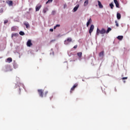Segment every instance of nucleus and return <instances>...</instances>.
Instances as JSON below:
<instances>
[{"mask_svg": "<svg viewBox=\"0 0 130 130\" xmlns=\"http://www.w3.org/2000/svg\"><path fill=\"white\" fill-rule=\"evenodd\" d=\"M7 62H12L13 61V59H12V58L11 57H9L7 59Z\"/></svg>", "mask_w": 130, "mask_h": 130, "instance_id": "17", "label": "nucleus"}, {"mask_svg": "<svg viewBox=\"0 0 130 130\" xmlns=\"http://www.w3.org/2000/svg\"><path fill=\"white\" fill-rule=\"evenodd\" d=\"M11 70V66L10 65H7L5 67V72H9Z\"/></svg>", "mask_w": 130, "mask_h": 130, "instance_id": "7", "label": "nucleus"}, {"mask_svg": "<svg viewBox=\"0 0 130 130\" xmlns=\"http://www.w3.org/2000/svg\"><path fill=\"white\" fill-rule=\"evenodd\" d=\"M72 39L71 38H68L67 40H65L64 42V44L66 45L69 44L68 42H72Z\"/></svg>", "mask_w": 130, "mask_h": 130, "instance_id": "3", "label": "nucleus"}, {"mask_svg": "<svg viewBox=\"0 0 130 130\" xmlns=\"http://www.w3.org/2000/svg\"><path fill=\"white\" fill-rule=\"evenodd\" d=\"M124 83H125V81H124Z\"/></svg>", "mask_w": 130, "mask_h": 130, "instance_id": "37", "label": "nucleus"}, {"mask_svg": "<svg viewBox=\"0 0 130 130\" xmlns=\"http://www.w3.org/2000/svg\"><path fill=\"white\" fill-rule=\"evenodd\" d=\"M12 31H14V27L12 28Z\"/></svg>", "mask_w": 130, "mask_h": 130, "instance_id": "35", "label": "nucleus"}, {"mask_svg": "<svg viewBox=\"0 0 130 130\" xmlns=\"http://www.w3.org/2000/svg\"><path fill=\"white\" fill-rule=\"evenodd\" d=\"M91 23H92V19L90 18L88 20V21L87 22V23H86L87 27H89V25H90V24H91Z\"/></svg>", "mask_w": 130, "mask_h": 130, "instance_id": "12", "label": "nucleus"}, {"mask_svg": "<svg viewBox=\"0 0 130 130\" xmlns=\"http://www.w3.org/2000/svg\"><path fill=\"white\" fill-rule=\"evenodd\" d=\"M8 20H5L4 21V24H7V23H8Z\"/></svg>", "mask_w": 130, "mask_h": 130, "instance_id": "33", "label": "nucleus"}, {"mask_svg": "<svg viewBox=\"0 0 130 130\" xmlns=\"http://www.w3.org/2000/svg\"><path fill=\"white\" fill-rule=\"evenodd\" d=\"M31 10H32V8H29V11H31Z\"/></svg>", "mask_w": 130, "mask_h": 130, "instance_id": "36", "label": "nucleus"}, {"mask_svg": "<svg viewBox=\"0 0 130 130\" xmlns=\"http://www.w3.org/2000/svg\"><path fill=\"white\" fill-rule=\"evenodd\" d=\"M48 11V9L47 8H45L43 11V13L44 14H46V12H47Z\"/></svg>", "mask_w": 130, "mask_h": 130, "instance_id": "21", "label": "nucleus"}, {"mask_svg": "<svg viewBox=\"0 0 130 130\" xmlns=\"http://www.w3.org/2000/svg\"><path fill=\"white\" fill-rule=\"evenodd\" d=\"M79 7H80V5H76V6L74 7L73 9L74 12H77V11L78 10V9H79Z\"/></svg>", "mask_w": 130, "mask_h": 130, "instance_id": "15", "label": "nucleus"}, {"mask_svg": "<svg viewBox=\"0 0 130 130\" xmlns=\"http://www.w3.org/2000/svg\"><path fill=\"white\" fill-rule=\"evenodd\" d=\"M57 27H60V25L59 24H56L55 26H54V29H55Z\"/></svg>", "mask_w": 130, "mask_h": 130, "instance_id": "25", "label": "nucleus"}, {"mask_svg": "<svg viewBox=\"0 0 130 130\" xmlns=\"http://www.w3.org/2000/svg\"><path fill=\"white\" fill-rule=\"evenodd\" d=\"M122 80H127V77H123L122 78Z\"/></svg>", "mask_w": 130, "mask_h": 130, "instance_id": "30", "label": "nucleus"}, {"mask_svg": "<svg viewBox=\"0 0 130 130\" xmlns=\"http://www.w3.org/2000/svg\"><path fill=\"white\" fill-rule=\"evenodd\" d=\"M88 4H89V0H86L84 2V7H87V6H88Z\"/></svg>", "mask_w": 130, "mask_h": 130, "instance_id": "18", "label": "nucleus"}, {"mask_svg": "<svg viewBox=\"0 0 130 130\" xmlns=\"http://www.w3.org/2000/svg\"><path fill=\"white\" fill-rule=\"evenodd\" d=\"M106 33V30L104 28H102L101 30L98 28L96 29V35H99V34H105Z\"/></svg>", "mask_w": 130, "mask_h": 130, "instance_id": "2", "label": "nucleus"}, {"mask_svg": "<svg viewBox=\"0 0 130 130\" xmlns=\"http://www.w3.org/2000/svg\"><path fill=\"white\" fill-rule=\"evenodd\" d=\"M26 45L28 47H31V46L33 45V44H32V42H31V40H28Z\"/></svg>", "mask_w": 130, "mask_h": 130, "instance_id": "5", "label": "nucleus"}, {"mask_svg": "<svg viewBox=\"0 0 130 130\" xmlns=\"http://www.w3.org/2000/svg\"><path fill=\"white\" fill-rule=\"evenodd\" d=\"M42 7V6H41V5H40V4L38 5L36 7V12H38V11H39L40 10V9H41Z\"/></svg>", "mask_w": 130, "mask_h": 130, "instance_id": "9", "label": "nucleus"}, {"mask_svg": "<svg viewBox=\"0 0 130 130\" xmlns=\"http://www.w3.org/2000/svg\"><path fill=\"white\" fill-rule=\"evenodd\" d=\"M93 30H94V25L92 24L89 28V33L90 35H91V33L93 32Z\"/></svg>", "mask_w": 130, "mask_h": 130, "instance_id": "6", "label": "nucleus"}, {"mask_svg": "<svg viewBox=\"0 0 130 130\" xmlns=\"http://www.w3.org/2000/svg\"><path fill=\"white\" fill-rule=\"evenodd\" d=\"M117 39H118V40H121L122 39H123V36H119L117 37Z\"/></svg>", "mask_w": 130, "mask_h": 130, "instance_id": "20", "label": "nucleus"}, {"mask_svg": "<svg viewBox=\"0 0 130 130\" xmlns=\"http://www.w3.org/2000/svg\"><path fill=\"white\" fill-rule=\"evenodd\" d=\"M6 3L8 4L9 7H12V6L13 5V1L10 0L6 1Z\"/></svg>", "mask_w": 130, "mask_h": 130, "instance_id": "8", "label": "nucleus"}, {"mask_svg": "<svg viewBox=\"0 0 130 130\" xmlns=\"http://www.w3.org/2000/svg\"><path fill=\"white\" fill-rule=\"evenodd\" d=\"M53 0H48L46 4H49V3H52V1Z\"/></svg>", "mask_w": 130, "mask_h": 130, "instance_id": "28", "label": "nucleus"}, {"mask_svg": "<svg viewBox=\"0 0 130 130\" xmlns=\"http://www.w3.org/2000/svg\"><path fill=\"white\" fill-rule=\"evenodd\" d=\"M114 3L116 5V8H119V4L118 3L117 0H114Z\"/></svg>", "mask_w": 130, "mask_h": 130, "instance_id": "11", "label": "nucleus"}, {"mask_svg": "<svg viewBox=\"0 0 130 130\" xmlns=\"http://www.w3.org/2000/svg\"><path fill=\"white\" fill-rule=\"evenodd\" d=\"M99 56H100V57H103V56H104V51H102V52H101L99 53Z\"/></svg>", "mask_w": 130, "mask_h": 130, "instance_id": "13", "label": "nucleus"}, {"mask_svg": "<svg viewBox=\"0 0 130 130\" xmlns=\"http://www.w3.org/2000/svg\"><path fill=\"white\" fill-rule=\"evenodd\" d=\"M115 24H116V27H119V25L118 24V22L116 20L115 21Z\"/></svg>", "mask_w": 130, "mask_h": 130, "instance_id": "27", "label": "nucleus"}, {"mask_svg": "<svg viewBox=\"0 0 130 130\" xmlns=\"http://www.w3.org/2000/svg\"><path fill=\"white\" fill-rule=\"evenodd\" d=\"M77 47H78V45H76L74 46L73 48L76 49V48H77Z\"/></svg>", "mask_w": 130, "mask_h": 130, "instance_id": "31", "label": "nucleus"}, {"mask_svg": "<svg viewBox=\"0 0 130 130\" xmlns=\"http://www.w3.org/2000/svg\"><path fill=\"white\" fill-rule=\"evenodd\" d=\"M77 55L79 57H82V52L77 53Z\"/></svg>", "mask_w": 130, "mask_h": 130, "instance_id": "22", "label": "nucleus"}, {"mask_svg": "<svg viewBox=\"0 0 130 130\" xmlns=\"http://www.w3.org/2000/svg\"><path fill=\"white\" fill-rule=\"evenodd\" d=\"M110 7L111 9H113V7H114V5H113V4L111 3L110 4Z\"/></svg>", "mask_w": 130, "mask_h": 130, "instance_id": "26", "label": "nucleus"}, {"mask_svg": "<svg viewBox=\"0 0 130 130\" xmlns=\"http://www.w3.org/2000/svg\"><path fill=\"white\" fill-rule=\"evenodd\" d=\"M19 34L21 36H24V35H25V32H24L23 31H20L19 32Z\"/></svg>", "mask_w": 130, "mask_h": 130, "instance_id": "23", "label": "nucleus"}, {"mask_svg": "<svg viewBox=\"0 0 130 130\" xmlns=\"http://www.w3.org/2000/svg\"><path fill=\"white\" fill-rule=\"evenodd\" d=\"M66 8H67V4H65L64 5V9H66Z\"/></svg>", "mask_w": 130, "mask_h": 130, "instance_id": "34", "label": "nucleus"}, {"mask_svg": "<svg viewBox=\"0 0 130 130\" xmlns=\"http://www.w3.org/2000/svg\"><path fill=\"white\" fill-rule=\"evenodd\" d=\"M50 32H53V28L50 29Z\"/></svg>", "mask_w": 130, "mask_h": 130, "instance_id": "32", "label": "nucleus"}, {"mask_svg": "<svg viewBox=\"0 0 130 130\" xmlns=\"http://www.w3.org/2000/svg\"><path fill=\"white\" fill-rule=\"evenodd\" d=\"M18 36H19L18 34H12V38H13V37H18Z\"/></svg>", "mask_w": 130, "mask_h": 130, "instance_id": "19", "label": "nucleus"}, {"mask_svg": "<svg viewBox=\"0 0 130 130\" xmlns=\"http://www.w3.org/2000/svg\"><path fill=\"white\" fill-rule=\"evenodd\" d=\"M38 92L39 93L40 97H41L42 98H43V97H46L47 96V94H48V91H45L44 93H43V92H44V90L42 89H38Z\"/></svg>", "mask_w": 130, "mask_h": 130, "instance_id": "1", "label": "nucleus"}, {"mask_svg": "<svg viewBox=\"0 0 130 130\" xmlns=\"http://www.w3.org/2000/svg\"><path fill=\"white\" fill-rule=\"evenodd\" d=\"M111 31V28L109 27L108 28V29L107 30L106 33H109Z\"/></svg>", "mask_w": 130, "mask_h": 130, "instance_id": "24", "label": "nucleus"}, {"mask_svg": "<svg viewBox=\"0 0 130 130\" xmlns=\"http://www.w3.org/2000/svg\"><path fill=\"white\" fill-rule=\"evenodd\" d=\"M78 87V83H75L73 86L71 88V90H70V93H72L73 91L75 90V89Z\"/></svg>", "mask_w": 130, "mask_h": 130, "instance_id": "4", "label": "nucleus"}, {"mask_svg": "<svg viewBox=\"0 0 130 130\" xmlns=\"http://www.w3.org/2000/svg\"><path fill=\"white\" fill-rule=\"evenodd\" d=\"M117 18L118 19V20H120V19L121 18V15L120 14V13H117Z\"/></svg>", "mask_w": 130, "mask_h": 130, "instance_id": "16", "label": "nucleus"}, {"mask_svg": "<svg viewBox=\"0 0 130 130\" xmlns=\"http://www.w3.org/2000/svg\"><path fill=\"white\" fill-rule=\"evenodd\" d=\"M24 25L26 26V28L28 29V28H30V24L27 22H25L24 23Z\"/></svg>", "mask_w": 130, "mask_h": 130, "instance_id": "14", "label": "nucleus"}, {"mask_svg": "<svg viewBox=\"0 0 130 130\" xmlns=\"http://www.w3.org/2000/svg\"><path fill=\"white\" fill-rule=\"evenodd\" d=\"M0 13H4V8H1V9Z\"/></svg>", "mask_w": 130, "mask_h": 130, "instance_id": "29", "label": "nucleus"}, {"mask_svg": "<svg viewBox=\"0 0 130 130\" xmlns=\"http://www.w3.org/2000/svg\"><path fill=\"white\" fill-rule=\"evenodd\" d=\"M98 6L100 9H103V5H102V4H101V2L99 1H98Z\"/></svg>", "mask_w": 130, "mask_h": 130, "instance_id": "10", "label": "nucleus"}]
</instances>
